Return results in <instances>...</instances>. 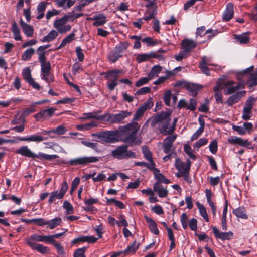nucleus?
<instances>
[{
    "label": "nucleus",
    "instance_id": "f257e3e1",
    "mask_svg": "<svg viewBox=\"0 0 257 257\" xmlns=\"http://www.w3.org/2000/svg\"><path fill=\"white\" fill-rule=\"evenodd\" d=\"M140 125L137 122H131L126 125L119 126L118 130H104L93 133L94 141L102 144H113L118 142L128 144L139 145L142 143V137L138 131Z\"/></svg>",
    "mask_w": 257,
    "mask_h": 257
},
{
    "label": "nucleus",
    "instance_id": "f03ea898",
    "mask_svg": "<svg viewBox=\"0 0 257 257\" xmlns=\"http://www.w3.org/2000/svg\"><path fill=\"white\" fill-rule=\"evenodd\" d=\"M171 113L162 111L157 113L152 123L158 124L160 133L164 134H172L174 131V127L168 128L171 123Z\"/></svg>",
    "mask_w": 257,
    "mask_h": 257
},
{
    "label": "nucleus",
    "instance_id": "7ed1b4c3",
    "mask_svg": "<svg viewBox=\"0 0 257 257\" xmlns=\"http://www.w3.org/2000/svg\"><path fill=\"white\" fill-rule=\"evenodd\" d=\"M15 153L33 159L37 158L41 160L45 159L49 161L59 157L57 155H49L43 153H38L37 154H35L31 152L27 146H23L20 149L16 150Z\"/></svg>",
    "mask_w": 257,
    "mask_h": 257
},
{
    "label": "nucleus",
    "instance_id": "20e7f679",
    "mask_svg": "<svg viewBox=\"0 0 257 257\" xmlns=\"http://www.w3.org/2000/svg\"><path fill=\"white\" fill-rule=\"evenodd\" d=\"M130 45V43L127 41L120 42L113 50L109 53L108 55L109 60L113 63L116 62L120 58L123 57L124 51L127 49Z\"/></svg>",
    "mask_w": 257,
    "mask_h": 257
},
{
    "label": "nucleus",
    "instance_id": "39448f33",
    "mask_svg": "<svg viewBox=\"0 0 257 257\" xmlns=\"http://www.w3.org/2000/svg\"><path fill=\"white\" fill-rule=\"evenodd\" d=\"M122 73V70L113 69L101 74V75H105V78L107 80H110V78H113L110 82L107 83V88L110 91L114 90L115 87L118 85L117 79L119 77V74Z\"/></svg>",
    "mask_w": 257,
    "mask_h": 257
},
{
    "label": "nucleus",
    "instance_id": "423d86ee",
    "mask_svg": "<svg viewBox=\"0 0 257 257\" xmlns=\"http://www.w3.org/2000/svg\"><path fill=\"white\" fill-rule=\"evenodd\" d=\"M128 146H119L111 152V155L114 158L121 160L128 158H135L136 155L134 152L127 150Z\"/></svg>",
    "mask_w": 257,
    "mask_h": 257
},
{
    "label": "nucleus",
    "instance_id": "0eeeda50",
    "mask_svg": "<svg viewBox=\"0 0 257 257\" xmlns=\"http://www.w3.org/2000/svg\"><path fill=\"white\" fill-rule=\"evenodd\" d=\"M99 158L95 156H82L70 159L64 163L71 166H85L91 163L98 162Z\"/></svg>",
    "mask_w": 257,
    "mask_h": 257
},
{
    "label": "nucleus",
    "instance_id": "6e6552de",
    "mask_svg": "<svg viewBox=\"0 0 257 257\" xmlns=\"http://www.w3.org/2000/svg\"><path fill=\"white\" fill-rule=\"evenodd\" d=\"M132 112L128 111L122 110L118 113L110 114L106 113L105 114L104 121L110 122L112 123H120L125 118L131 116Z\"/></svg>",
    "mask_w": 257,
    "mask_h": 257
},
{
    "label": "nucleus",
    "instance_id": "1a4fd4ad",
    "mask_svg": "<svg viewBox=\"0 0 257 257\" xmlns=\"http://www.w3.org/2000/svg\"><path fill=\"white\" fill-rule=\"evenodd\" d=\"M67 20L66 17H62V18L56 20L54 22V27L57 29V31L60 33H65L71 29V26L70 25H66L67 22Z\"/></svg>",
    "mask_w": 257,
    "mask_h": 257
},
{
    "label": "nucleus",
    "instance_id": "9d476101",
    "mask_svg": "<svg viewBox=\"0 0 257 257\" xmlns=\"http://www.w3.org/2000/svg\"><path fill=\"white\" fill-rule=\"evenodd\" d=\"M152 58L158 59L159 60L164 59V57L163 55L158 54L154 52H151L149 53L138 54L136 60L138 63H141L144 61H149Z\"/></svg>",
    "mask_w": 257,
    "mask_h": 257
},
{
    "label": "nucleus",
    "instance_id": "9b49d317",
    "mask_svg": "<svg viewBox=\"0 0 257 257\" xmlns=\"http://www.w3.org/2000/svg\"><path fill=\"white\" fill-rule=\"evenodd\" d=\"M191 161L189 159L187 160V162L184 163L180 159L176 158L175 162L176 168L182 174L189 172L191 165Z\"/></svg>",
    "mask_w": 257,
    "mask_h": 257
},
{
    "label": "nucleus",
    "instance_id": "f8f14e48",
    "mask_svg": "<svg viewBox=\"0 0 257 257\" xmlns=\"http://www.w3.org/2000/svg\"><path fill=\"white\" fill-rule=\"evenodd\" d=\"M212 230L215 237L223 241L230 240L233 237V233L231 231L221 232L216 226H212Z\"/></svg>",
    "mask_w": 257,
    "mask_h": 257
},
{
    "label": "nucleus",
    "instance_id": "ddd939ff",
    "mask_svg": "<svg viewBox=\"0 0 257 257\" xmlns=\"http://www.w3.org/2000/svg\"><path fill=\"white\" fill-rule=\"evenodd\" d=\"M206 28L205 26H201L197 28L196 32V36H199L202 37L205 35H208L207 37L209 40H210L217 34V30H213L212 29L206 30L203 34Z\"/></svg>",
    "mask_w": 257,
    "mask_h": 257
},
{
    "label": "nucleus",
    "instance_id": "4468645a",
    "mask_svg": "<svg viewBox=\"0 0 257 257\" xmlns=\"http://www.w3.org/2000/svg\"><path fill=\"white\" fill-rule=\"evenodd\" d=\"M245 93L246 91L245 90L237 92L229 97L225 103L229 106H231L233 104L238 103L244 96Z\"/></svg>",
    "mask_w": 257,
    "mask_h": 257
},
{
    "label": "nucleus",
    "instance_id": "2eb2a0df",
    "mask_svg": "<svg viewBox=\"0 0 257 257\" xmlns=\"http://www.w3.org/2000/svg\"><path fill=\"white\" fill-rule=\"evenodd\" d=\"M56 109L50 108L48 109L43 110L34 115V117L37 121H39L41 119H45L47 117H51L54 114Z\"/></svg>",
    "mask_w": 257,
    "mask_h": 257
},
{
    "label": "nucleus",
    "instance_id": "dca6fc26",
    "mask_svg": "<svg viewBox=\"0 0 257 257\" xmlns=\"http://www.w3.org/2000/svg\"><path fill=\"white\" fill-rule=\"evenodd\" d=\"M101 112V110H97V111H93L89 113H83L84 116L81 117V119L85 120L92 118L98 120L104 121L105 114L100 115H99Z\"/></svg>",
    "mask_w": 257,
    "mask_h": 257
},
{
    "label": "nucleus",
    "instance_id": "f3484780",
    "mask_svg": "<svg viewBox=\"0 0 257 257\" xmlns=\"http://www.w3.org/2000/svg\"><path fill=\"white\" fill-rule=\"evenodd\" d=\"M39 61L41 64V73L50 71L51 67L49 61H46V57L44 53H40L38 57Z\"/></svg>",
    "mask_w": 257,
    "mask_h": 257
},
{
    "label": "nucleus",
    "instance_id": "a211bd4d",
    "mask_svg": "<svg viewBox=\"0 0 257 257\" xmlns=\"http://www.w3.org/2000/svg\"><path fill=\"white\" fill-rule=\"evenodd\" d=\"M234 16L233 4L231 3L227 4L225 10L223 14V20L224 21H229Z\"/></svg>",
    "mask_w": 257,
    "mask_h": 257
},
{
    "label": "nucleus",
    "instance_id": "6ab92c4d",
    "mask_svg": "<svg viewBox=\"0 0 257 257\" xmlns=\"http://www.w3.org/2000/svg\"><path fill=\"white\" fill-rule=\"evenodd\" d=\"M89 19L94 21L93 23V25L96 27L102 26L107 22L106 17L103 14L94 15Z\"/></svg>",
    "mask_w": 257,
    "mask_h": 257
},
{
    "label": "nucleus",
    "instance_id": "aec40b11",
    "mask_svg": "<svg viewBox=\"0 0 257 257\" xmlns=\"http://www.w3.org/2000/svg\"><path fill=\"white\" fill-rule=\"evenodd\" d=\"M153 172L154 178L157 181V182H162L166 184H169L170 183V181L167 179L163 174L161 173L160 170L155 167V166L153 168L151 171Z\"/></svg>",
    "mask_w": 257,
    "mask_h": 257
},
{
    "label": "nucleus",
    "instance_id": "412c9836",
    "mask_svg": "<svg viewBox=\"0 0 257 257\" xmlns=\"http://www.w3.org/2000/svg\"><path fill=\"white\" fill-rule=\"evenodd\" d=\"M154 191L157 192L160 198H164L168 194V190L165 188L160 183L156 182L153 185Z\"/></svg>",
    "mask_w": 257,
    "mask_h": 257
},
{
    "label": "nucleus",
    "instance_id": "4be33fe9",
    "mask_svg": "<svg viewBox=\"0 0 257 257\" xmlns=\"http://www.w3.org/2000/svg\"><path fill=\"white\" fill-rule=\"evenodd\" d=\"M29 246L32 249L36 250L38 252L42 254H48L50 251L48 247L37 243L30 242Z\"/></svg>",
    "mask_w": 257,
    "mask_h": 257
},
{
    "label": "nucleus",
    "instance_id": "5701e85b",
    "mask_svg": "<svg viewBox=\"0 0 257 257\" xmlns=\"http://www.w3.org/2000/svg\"><path fill=\"white\" fill-rule=\"evenodd\" d=\"M184 88L191 93L193 96H196L198 94V91L201 89L202 86L196 84L187 83L184 84Z\"/></svg>",
    "mask_w": 257,
    "mask_h": 257
},
{
    "label": "nucleus",
    "instance_id": "b1692460",
    "mask_svg": "<svg viewBox=\"0 0 257 257\" xmlns=\"http://www.w3.org/2000/svg\"><path fill=\"white\" fill-rule=\"evenodd\" d=\"M20 25L27 37H32L33 36L34 29L32 26L26 24L22 19H21L20 21Z\"/></svg>",
    "mask_w": 257,
    "mask_h": 257
},
{
    "label": "nucleus",
    "instance_id": "393cba45",
    "mask_svg": "<svg viewBox=\"0 0 257 257\" xmlns=\"http://www.w3.org/2000/svg\"><path fill=\"white\" fill-rule=\"evenodd\" d=\"M139 246V243H138L136 240H134L124 250L120 251L122 252V254H124V255L134 254L138 249Z\"/></svg>",
    "mask_w": 257,
    "mask_h": 257
},
{
    "label": "nucleus",
    "instance_id": "a878e982",
    "mask_svg": "<svg viewBox=\"0 0 257 257\" xmlns=\"http://www.w3.org/2000/svg\"><path fill=\"white\" fill-rule=\"evenodd\" d=\"M235 84V82L231 80H228L223 83L224 87L229 88L227 89L226 91H224V93L225 95H230L233 94V93L237 90H238V87L234 86V84Z\"/></svg>",
    "mask_w": 257,
    "mask_h": 257
},
{
    "label": "nucleus",
    "instance_id": "bb28decb",
    "mask_svg": "<svg viewBox=\"0 0 257 257\" xmlns=\"http://www.w3.org/2000/svg\"><path fill=\"white\" fill-rule=\"evenodd\" d=\"M182 48L187 53L190 52L191 50L196 46L194 41L190 39L183 40L181 43Z\"/></svg>",
    "mask_w": 257,
    "mask_h": 257
},
{
    "label": "nucleus",
    "instance_id": "cd10ccee",
    "mask_svg": "<svg viewBox=\"0 0 257 257\" xmlns=\"http://www.w3.org/2000/svg\"><path fill=\"white\" fill-rule=\"evenodd\" d=\"M245 83L249 88L257 85V70L253 71L252 73L250 74L247 78Z\"/></svg>",
    "mask_w": 257,
    "mask_h": 257
},
{
    "label": "nucleus",
    "instance_id": "c85d7f7f",
    "mask_svg": "<svg viewBox=\"0 0 257 257\" xmlns=\"http://www.w3.org/2000/svg\"><path fill=\"white\" fill-rule=\"evenodd\" d=\"M145 218L146 221L148 224V227L151 232L155 235H158L159 234V230L155 222L152 219L147 216H145Z\"/></svg>",
    "mask_w": 257,
    "mask_h": 257
},
{
    "label": "nucleus",
    "instance_id": "c756f323",
    "mask_svg": "<svg viewBox=\"0 0 257 257\" xmlns=\"http://www.w3.org/2000/svg\"><path fill=\"white\" fill-rule=\"evenodd\" d=\"M210 64L207 63V58L206 57H203L202 60L199 63V67L202 72L207 76L210 75V69L208 67V65Z\"/></svg>",
    "mask_w": 257,
    "mask_h": 257
},
{
    "label": "nucleus",
    "instance_id": "7c9ffc66",
    "mask_svg": "<svg viewBox=\"0 0 257 257\" xmlns=\"http://www.w3.org/2000/svg\"><path fill=\"white\" fill-rule=\"evenodd\" d=\"M232 212L237 218L244 219H247L248 218L246 211L243 207H239L233 209Z\"/></svg>",
    "mask_w": 257,
    "mask_h": 257
},
{
    "label": "nucleus",
    "instance_id": "2f4dec72",
    "mask_svg": "<svg viewBox=\"0 0 257 257\" xmlns=\"http://www.w3.org/2000/svg\"><path fill=\"white\" fill-rule=\"evenodd\" d=\"M253 69H254V66H251L243 70L241 72L238 73L237 74V78L239 80H241L243 78H244L245 77H246L247 78L248 77V76L250 75V74L252 73L253 72Z\"/></svg>",
    "mask_w": 257,
    "mask_h": 257
},
{
    "label": "nucleus",
    "instance_id": "473e14b6",
    "mask_svg": "<svg viewBox=\"0 0 257 257\" xmlns=\"http://www.w3.org/2000/svg\"><path fill=\"white\" fill-rule=\"evenodd\" d=\"M62 221L60 217H55L50 220H46V225L50 229H53L60 225Z\"/></svg>",
    "mask_w": 257,
    "mask_h": 257
},
{
    "label": "nucleus",
    "instance_id": "72a5a7b5",
    "mask_svg": "<svg viewBox=\"0 0 257 257\" xmlns=\"http://www.w3.org/2000/svg\"><path fill=\"white\" fill-rule=\"evenodd\" d=\"M47 4L48 3L46 2H41L38 4L37 10L39 14L37 17V19L40 20L44 17V12L46 9V6Z\"/></svg>",
    "mask_w": 257,
    "mask_h": 257
},
{
    "label": "nucleus",
    "instance_id": "f704fd0d",
    "mask_svg": "<svg viewBox=\"0 0 257 257\" xmlns=\"http://www.w3.org/2000/svg\"><path fill=\"white\" fill-rule=\"evenodd\" d=\"M58 32L54 30H51L46 36H44L41 41L42 42H49L55 39L58 35Z\"/></svg>",
    "mask_w": 257,
    "mask_h": 257
},
{
    "label": "nucleus",
    "instance_id": "c9c22d12",
    "mask_svg": "<svg viewBox=\"0 0 257 257\" xmlns=\"http://www.w3.org/2000/svg\"><path fill=\"white\" fill-rule=\"evenodd\" d=\"M44 239V235H39L37 234L32 235L29 238L27 239L26 243L30 246V243H37V242H43Z\"/></svg>",
    "mask_w": 257,
    "mask_h": 257
},
{
    "label": "nucleus",
    "instance_id": "e433bc0d",
    "mask_svg": "<svg viewBox=\"0 0 257 257\" xmlns=\"http://www.w3.org/2000/svg\"><path fill=\"white\" fill-rule=\"evenodd\" d=\"M75 34L74 33L70 34L62 40L60 45L56 49V50H58L65 47L68 43H70L72 40H73Z\"/></svg>",
    "mask_w": 257,
    "mask_h": 257
},
{
    "label": "nucleus",
    "instance_id": "4c0bfd02",
    "mask_svg": "<svg viewBox=\"0 0 257 257\" xmlns=\"http://www.w3.org/2000/svg\"><path fill=\"white\" fill-rule=\"evenodd\" d=\"M66 131L67 129L64 126L60 125L56 129H53L49 131H45L44 134L50 135L51 133H55L58 135H63L66 133Z\"/></svg>",
    "mask_w": 257,
    "mask_h": 257
},
{
    "label": "nucleus",
    "instance_id": "58836bf2",
    "mask_svg": "<svg viewBox=\"0 0 257 257\" xmlns=\"http://www.w3.org/2000/svg\"><path fill=\"white\" fill-rule=\"evenodd\" d=\"M44 138L41 136L38 135H33L29 137H23L19 138V140L21 141H28L34 142H41L43 141Z\"/></svg>",
    "mask_w": 257,
    "mask_h": 257
},
{
    "label": "nucleus",
    "instance_id": "ea45409f",
    "mask_svg": "<svg viewBox=\"0 0 257 257\" xmlns=\"http://www.w3.org/2000/svg\"><path fill=\"white\" fill-rule=\"evenodd\" d=\"M196 205L199 209V213L201 216L204 219L206 222L209 221L208 216L206 211V210L204 206L199 202L196 203Z\"/></svg>",
    "mask_w": 257,
    "mask_h": 257
},
{
    "label": "nucleus",
    "instance_id": "a19ab883",
    "mask_svg": "<svg viewBox=\"0 0 257 257\" xmlns=\"http://www.w3.org/2000/svg\"><path fill=\"white\" fill-rule=\"evenodd\" d=\"M41 76L42 79L45 80L48 84L54 82L55 80L54 76L51 73L50 71L41 73Z\"/></svg>",
    "mask_w": 257,
    "mask_h": 257
},
{
    "label": "nucleus",
    "instance_id": "79ce46f5",
    "mask_svg": "<svg viewBox=\"0 0 257 257\" xmlns=\"http://www.w3.org/2000/svg\"><path fill=\"white\" fill-rule=\"evenodd\" d=\"M256 100V98L249 96L246 101L243 108L252 111Z\"/></svg>",
    "mask_w": 257,
    "mask_h": 257
},
{
    "label": "nucleus",
    "instance_id": "37998d69",
    "mask_svg": "<svg viewBox=\"0 0 257 257\" xmlns=\"http://www.w3.org/2000/svg\"><path fill=\"white\" fill-rule=\"evenodd\" d=\"M97 126V124L94 122H91L89 123H87L86 124H83L80 125H76V128L77 130L80 131H85V130H89L90 128L93 127H95Z\"/></svg>",
    "mask_w": 257,
    "mask_h": 257
},
{
    "label": "nucleus",
    "instance_id": "c03bdc74",
    "mask_svg": "<svg viewBox=\"0 0 257 257\" xmlns=\"http://www.w3.org/2000/svg\"><path fill=\"white\" fill-rule=\"evenodd\" d=\"M35 53V50L31 48L27 49L24 51L22 55V59L24 61H27L30 60L32 55Z\"/></svg>",
    "mask_w": 257,
    "mask_h": 257
},
{
    "label": "nucleus",
    "instance_id": "a18cd8bd",
    "mask_svg": "<svg viewBox=\"0 0 257 257\" xmlns=\"http://www.w3.org/2000/svg\"><path fill=\"white\" fill-rule=\"evenodd\" d=\"M162 68L159 65H155L153 66L151 71L148 74V76L151 79L155 76L157 77L158 74L161 72Z\"/></svg>",
    "mask_w": 257,
    "mask_h": 257
},
{
    "label": "nucleus",
    "instance_id": "49530a36",
    "mask_svg": "<svg viewBox=\"0 0 257 257\" xmlns=\"http://www.w3.org/2000/svg\"><path fill=\"white\" fill-rule=\"evenodd\" d=\"M63 198L61 194H60L58 191H53L50 194L48 202L49 204H51L55 201L56 199H61Z\"/></svg>",
    "mask_w": 257,
    "mask_h": 257
},
{
    "label": "nucleus",
    "instance_id": "de8ad7c7",
    "mask_svg": "<svg viewBox=\"0 0 257 257\" xmlns=\"http://www.w3.org/2000/svg\"><path fill=\"white\" fill-rule=\"evenodd\" d=\"M27 223H33L39 226L46 225V220L44 218H34L26 221Z\"/></svg>",
    "mask_w": 257,
    "mask_h": 257
},
{
    "label": "nucleus",
    "instance_id": "09e8293b",
    "mask_svg": "<svg viewBox=\"0 0 257 257\" xmlns=\"http://www.w3.org/2000/svg\"><path fill=\"white\" fill-rule=\"evenodd\" d=\"M142 151L145 158L149 162L154 161L152 159V155L151 152L148 148L147 146H143L142 147Z\"/></svg>",
    "mask_w": 257,
    "mask_h": 257
},
{
    "label": "nucleus",
    "instance_id": "8fccbe9b",
    "mask_svg": "<svg viewBox=\"0 0 257 257\" xmlns=\"http://www.w3.org/2000/svg\"><path fill=\"white\" fill-rule=\"evenodd\" d=\"M142 42L146 44L147 46H154L158 44V40H154L152 37H146L142 39Z\"/></svg>",
    "mask_w": 257,
    "mask_h": 257
},
{
    "label": "nucleus",
    "instance_id": "3c124183",
    "mask_svg": "<svg viewBox=\"0 0 257 257\" xmlns=\"http://www.w3.org/2000/svg\"><path fill=\"white\" fill-rule=\"evenodd\" d=\"M130 39L135 40L133 48L138 49L141 47V41L143 39L141 35H132L130 36Z\"/></svg>",
    "mask_w": 257,
    "mask_h": 257
},
{
    "label": "nucleus",
    "instance_id": "603ef678",
    "mask_svg": "<svg viewBox=\"0 0 257 257\" xmlns=\"http://www.w3.org/2000/svg\"><path fill=\"white\" fill-rule=\"evenodd\" d=\"M22 75L24 79L28 83L33 80L31 76V70L29 67H27L23 70Z\"/></svg>",
    "mask_w": 257,
    "mask_h": 257
},
{
    "label": "nucleus",
    "instance_id": "864d4df0",
    "mask_svg": "<svg viewBox=\"0 0 257 257\" xmlns=\"http://www.w3.org/2000/svg\"><path fill=\"white\" fill-rule=\"evenodd\" d=\"M135 165L141 167H146L149 170L152 171L153 168L155 166L156 164L154 161L149 162V163L141 161L136 162Z\"/></svg>",
    "mask_w": 257,
    "mask_h": 257
},
{
    "label": "nucleus",
    "instance_id": "5fc2aeb1",
    "mask_svg": "<svg viewBox=\"0 0 257 257\" xmlns=\"http://www.w3.org/2000/svg\"><path fill=\"white\" fill-rule=\"evenodd\" d=\"M56 2L58 7H64L66 3L67 7L68 8L72 6L75 3V1L73 0H56Z\"/></svg>",
    "mask_w": 257,
    "mask_h": 257
},
{
    "label": "nucleus",
    "instance_id": "6e6d98bb",
    "mask_svg": "<svg viewBox=\"0 0 257 257\" xmlns=\"http://www.w3.org/2000/svg\"><path fill=\"white\" fill-rule=\"evenodd\" d=\"M229 142L235 145H248L247 141H244L241 138L235 137L228 139Z\"/></svg>",
    "mask_w": 257,
    "mask_h": 257
},
{
    "label": "nucleus",
    "instance_id": "4d7b16f0",
    "mask_svg": "<svg viewBox=\"0 0 257 257\" xmlns=\"http://www.w3.org/2000/svg\"><path fill=\"white\" fill-rule=\"evenodd\" d=\"M63 207L66 210L67 214H71L74 212L72 205L68 201H65L63 203Z\"/></svg>",
    "mask_w": 257,
    "mask_h": 257
},
{
    "label": "nucleus",
    "instance_id": "13d9d810",
    "mask_svg": "<svg viewBox=\"0 0 257 257\" xmlns=\"http://www.w3.org/2000/svg\"><path fill=\"white\" fill-rule=\"evenodd\" d=\"M145 111V109H144L143 107L140 106L135 113L133 119V121L132 122H136L135 121L138 120L141 117H142Z\"/></svg>",
    "mask_w": 257,
    "mask_h": 257
},
{
    "label": "nucleus",
    "instance_id": "bf43d9fd",
    "mask_svg": "<svg viewBox=\"0 0 257 257\" xmlns=\"http://www.w3.org/2000/svg\"><path fill=\"white\" fill-rule=\"evenodd\" d=\"M172 97L171 90H168L164 93L163 100L165 104L168 106H170V100Z\"/></svg>",
    "mask_w": 257,
    "mask_h": 257
},
{
    "label": "nucleus",
    "instance_id": "052dcab7",
    "mask_svg": "<svg viewBox=\"0 0 257 257\" xmlns=\"http://www.w3.org/2000/svg\"><path fill=\"white\" fill-rule=\"evenodd\" d=\"M237 39L239 41L241 44H246L249 41V38L248 36V33H243L241 35H239Z\"/></svg>",
    "mask_w": 257,
    "mask_h": 257
},
{
    "label": "nucleus",
    "instance_id": "680f3d73",
    "mask_svg": "<svg viewBox=\"0 0 257 257\" xmlns=\"http://www.w3.org/2000/svg\"><path fill=\"white\" fill-rule=\"evenodd\" d=\"M188 219L187 214L183 213L180 217V221L184 229H186L188 227Z\"/></svg>",
    "mask_w": 257,
    "mask_h": 257
},
{
    "label": "nucleus",
    "instance_id": "e2e57ef3",
    "mask_svg": "<svg viewBox=\"0 0 257 257\" xmlns=\"http://www.w3.org/2000/svg\"><path fill=\"white\" fill-rule=\"evenodd\" d=\"M184 151L186 154L192 159L195 160L196 158V155L193 153L191 146H184Z\"/></svg>",
    "mask_w": 257,
    "mask_h": 257
},
{
    "label": "nucleus",
    "instance_id": "0e129e2a",
    "mask_svg": "<svg viewBox=\"0 0 257 257\" xmlns=\"http://www.w3.org/2000/svg\"><path fill=\"white\" fill-rule=\"evenodd\" d=\"M53 245L57 249L58 254L62 256L65 255V252L64 248L60 243H57L55 241Z\"/></svg>",
    "mask_w": 257,
    "mask_h": 257
},
{
    "label": "nucleus",
    "instance_id": "69168bd1",
    "mask_svg": "<svg viewBox=\"0 0 257 257\" xmlns=\"http://www.w3.org/2000/svg\"><path fill=\"white\" fill-rule=\"evenodd\" d=\"M252 116V111L243 108L242 111V118L244 120H248Z\"/></svg>",
    "mask_w": 257,
    "mask_h": 257
},
{
    "label": "nucleus",
    "instance_id": "338daca9",
    "mask_svg": "<svg viewBox=\"0 0 257 257\" xmlns=\"http://www.w3.org/2000/svg\"><path fill=\"white\" fill-rule=\"evenodd\" d=\"M151 79L150 78V77L148 76V77H142L138 81H137L136 83L135 86L137 87H141V86L148 83V82Z\"/></svg>",
    "mask_w": 257,
    "mask_h": 257
},
{
    "label": "nucleus",
    "instance_id": "774afa93",
    "mask_svg": "<svg viewBox=\"0 0 257 257\" xmlns=\"http://www.w3.org/2000/svg\"><path fill=\"white\" fill-rule=\"evenodd\" d=\"M75 52L79 61L80 62L83 61L84 59V55L82 52V50L80 46H78L76 48Z\"/></svg>",
    "mask_w": 257,
    "mask_h": 257
}]
</instances>
